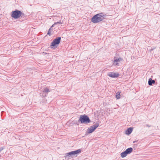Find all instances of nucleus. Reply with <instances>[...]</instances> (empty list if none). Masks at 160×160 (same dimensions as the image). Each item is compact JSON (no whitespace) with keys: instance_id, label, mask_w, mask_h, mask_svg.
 <instances>
[{"instance_id":"obj_8","label":"nucleus","mask_w":160,"mask_h":160,"mask_svg":"<svg viewBox=\"0 0 160 160\" xmlns=\"http://www.w3.org/2000/svg\"><path fill=\"white\" fill-rule=\"evenodd\" d=\"M107 75L112 78H117L119 77L120 75L118 72H113L108 73Z\"/></svg>"},{"instance_id":"obj_15","label":"nucleus","mask_w":160,"mask_h":160,"mask_svg":"<svg viewBox=\"0 0 160 160\" xmlns=\"http://www.w3.org/2000/svg\"><path fill=\"white\" fill-rule=\"evenodd\" d=\"M52 27H51L50 28H49V30H48V32L47 34L49 35L50 36L51 35V30H52Z\"/></svg>"},{"instance_id":"obj_7","label":"nucleus","mask_w":160,"mask_h":160,"mask_svg":"<svg viewBox=\"0 0 160 160\" xmlns=\"http://www.w3.org/2000/svg\"><path fill=\"white\" fill-rule=\"evenodd\" d=\"M122 60L123 59L120 57L119 58H117L116 57H114V60H112V62H113V65L114 66H119V62Z\"/></svg>"},{"instance_id":"obj_12","label":"nucleus","mask_w":160,"mask_h":160,"mask_svg":"<svg viewBox=\"0 0 160 160\" xmlns=\"http://www.w3.org/2000/svg\"><path fill=\"white\" fill-rule=\"evenodd\" d=\"M128 154L125 151L121 152L120 154L122 158H124Z\"/></svg>"},{"instance_id":"obj_11","label":"nucleus","mask_w":160,"mask_h":160,"mask_svg":"<svg viewBox=\"0 0 160 160\" xmlns=\"http://www.w3.org/2000/svg\"><path fill=\"white\" fill-rule=\"evenodd\" d=\"M125 151L128 154H129L132 152L133 149L132 148L130 147L127 149Z\"/></svg>"},{"instance_id":"obj_3","label":"nucleus","mask_w":160,"mask_h":160,"mask_svg":"<svg viewBox=\"0 0 160 160\" xmlns=\"http://www.w3.org/2000/svg\"><path fill=\"white\" fill-rule=\"evenodd\" d=\"M91 122V120L89 117L87 115L85 114L80 115L78 121V123H77L76 124L78 125H79V123L82 124H87Z\"/></svg>"},{"instance_id":"obj_13","label":"nucleus","mask_w":160,"mask_h":160,"mask_svg":"<svg viewBox=\"0 0 160 160\" xmlns=\"http://www.w3.org/2000/svg\"><path fill=\"white\" fill-rule=\"evenodd\" d=\"M120 92H118L116 93V97L117 99H119L120 98Z\"/></svg>"},{"instance_id":"obj_6","label":"nucleus","mask_w":160,"mask_h":160,"mask_svg":"<svg viewBox=\"0 0 160 160\" xmlns=\"http://www.w3.org/2000/svg\"><path fill=\"white\" fill-rule=\"evenodd\" d=\"M99 124L97 122L96 123L88 128L86 132L85 135H87L94 132L96 129L99 126Z\"/></svg>"},{"instance_id":"obj_20","label":"nucleus","mask_w":160,"mask_h":160,"mask_svg":"<svg viewBox=\"0 0 160 160\" xmlns=\"http://www.w3.org/2000/svg\"><path fill=\"white\" fill-rule=\"evenodd\" d=\"M49 54L48 53L46 52H42V54H43V55H45L46 54Z\"/></svg>"},{"instance_id":"obj_17","label":"nucleus","mask_w":160,"mask_h":160,"mask_svg":"<svg viewBox=\"0 0 160 160\" xmlns=\"http://www.w3.org/2000/svg\"><path fill=\"white\" fill-rule=\"evenodd\" d=\"M47 95L46 94L43 92L42 93V98H44V97H45L46 96H47Z\"/></svg>"},{"instance_id":"obj_5","label":"nucleus","mask_w":160,"mask_h":160,"mask_svg":"<svg viewBox=\"0 0 160 160\" xmlns=\"http://www.w3.org/2000/svg\"><path fill=\"white\" fill-rule=\"evenodd\" d=\"M61 37H58L54 39L51 43L50 47L52 49H55L58 46L60 43Z\"/></svg>"},{"instance_id":"obj_9","label":"nucleus","mask_w":160,"mask_h":160,"mask_svg":"<svg viewBox=\"0 0 160 160\" xmlns=\"http://www.w3.org/2000/svg\"><path fill=\"white\" fill-rule=\"evenodd\" d=\"M133 130V128L130 127L128 128L125 131V134L127 135H129L132 132Z\"/></svg>"},{"instance_id":"obj_1","label":"nucleus","mask_w":160,"mask_h":160,"mask_svg":"<svg viewBox=\"0 0 160 160\" xmlns=\"http://www.w3.org/2000/svg\"><path fill=\"white\" fill-rule=\"evenodd\" d=\"M107 15L104 13L101 12L94 15L91 19V21L94 23H97L102 21L106 18Z\"/></svg>"},{"instance_id":"obj_16","label":"nucleus","mask_w":160,"mask_h":160,"mask_svg":"<svg viewBox=\"0 0 160 160\" xmlns=\"http://www.w3.org/2000/svg\"><path fill=\"white\" fill-rule=\"evenodd\" d=\"M62 23L61 22V21H60L59 22H55L54 24L52 25V27H53L54 25L55 24H62Z\"/></svg>"},{"instance_id":"obj_21","label":"nucleus","mask_w":160,"mask_h":160,"mask_svg":"<svg viewBox=\"0 0 160 160\" xmlns=\"http://www.w3.org/2000/svg\"><path fill=\"white\" fill-rule=\"evenodd\" d=\"M138 140H137V141H133V143H136V142H138Z\"/></svg>"},{"instance_id":"obj_23","label":"nucleus","mask_w":160,"mask_h":160,"mask_svg":"<svg viewBox=\"0 0 160 160\" xmlns=\"http://www.w3.org/2000/svg\"><path fill=\"white\" fill-rule=\"evenodd\" d=\"M1 157V155H0V158Z\"/></svg>"},{"instance_id":"obj_10","label":"nucleus","mask_w":160,"mask_h":160,"mask_svg":"<svg viewBox=\"0 0 160 160\" xmlns=\"http://www.w3.org/2000/svg\"><path fill=\"white\" fill-rule=\"evenodd\" d=\"M148 84L149 86H152L153 84L155 83V81L154 80L152 79V78H150L148 79Z\"/></svg>"},{"instance_id":"obj_19","label":"nucleus","mask_w":160,"mask_h":160,"mask_svg":"<svg viewBox=\"0 0 160 160\" xmlns=\"http://www.w3.org/2000/svg\"><path fill=\"white\" fill-rule=\"evenodd\" d=\"M4 149V147H1L0 148V150L2 151Z\"/></svg>"},{"instance_id":"obj_22","label":"nucleus","mask_w":160,"mask_h":160,"mask_svg":"<svg viewBox=\"0 0 160 160\" xmlns=\"http://www.w3.org/2000/svg\"><path fill=\"white\" fill-rule=\"evenodd\" d=\"M146 125V126H147V127H149L150 126H149L148 124H147Z\"/></svg>"},{"instance_id":"obj_4","label":"nucleus","mask_w":160,"mask_h":160,"mask_svg":"<svg viewBox=\"0 0 160 160\" xmlns=\"http://www.w3.org/2000/svg\"><path fill=\"white\" fill-rule=\"evenodd\" d=\"M24 16V13L18 9L12 11L11 13V16L14 19H18L20 18H23Z\"/></svg>"},{"instance_id":"obj_2","label":"nucleus","mask_w":160,"mask_h":160,"mask_svg":"<svg viewBox=\"0 0 160 160\" xmlns=\"http://www.w3.org/2000/svg\"><path fill=\"white\" fill-rule=\"evenodd\" d=\"M82 150L80 149L72 151L65 154L64 158L65 159L69 160L71 158L77 157L78 154L81 153Z\"/></svg>"},{"instance_id":"obj_14","label":"nucleus","mask_w":160,"mask_h":160,"mask_svg":"<svg viewBox=\"0 0 160 160\" xmlns=\"http://www.w3.org/2000/svg\"><path fill=\"white\" fill-rule=\"evenodd\" d=\"M46 94H47L49 92H50L49 89L48 88H45L44 89V90L43 91Z\"/></svg>"},{"instance_id":"obj_18","label":"nucleus","mask_w":160,"mask_h":160,"mask_svg":"<svg viewBox=\"0 0 160 160\" xmlns=\"http://www.w3.org/2000/svg\"><path fill=\"white\" fill-rule=\"evenodd\" d=\"M156 48L153 47L151 48V49L149 50L150 52H151V51H153Z\"/></svg>"}]
</instances>
